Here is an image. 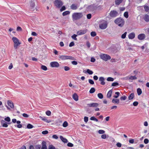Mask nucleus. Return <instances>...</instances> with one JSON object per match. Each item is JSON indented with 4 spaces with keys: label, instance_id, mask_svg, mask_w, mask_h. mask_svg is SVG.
I'll return each instance as SVG.
<instances>
[{
    "label": "nucleus",
    "instance_id": "55",
    "mask_svg": "<svg viewBox=\"0 0 149 149\" xmlns=\"http://www.w3.org/2000/svg\"><path fill=\"white\" fill-rule=\"evenodd\" d=\"M67 146L68 147H72L73 146V144L71 143H68L67 144Z\"/></svg>",
    "mask_w": 149,
    "mask_h": 149
},
{
    "label": "nucleus",
    "instance_id": "31",
    "mask_svg": "<svg viewBox=\"0 0 149 149\" xmlns=\"http://www.w3.org/2000/svg\"><path fill=\"white\" fill-rule=\"evenodd\" d=\"M20 44L21 43L20 42L17 43V44H14V47L15 49H17V48L18 46L20 45Z\"/></svg>",
    "mask_w": 149,
    "mask_h": 149
},
{
    "label": "nucleus",
    "instance_id": "63",
    "mask_svg": "<svg viewBox=\"0 0 149 149\" xmlns=\"http://www.w3.org/2000/svg\"><path fill=\"white\" fill-rule=\"evenodd\" d=\"M22 116L23 117L26 118L28 117L29 116L28 115L25 113H23L22 114Z\"/></svg>",
    "mask_w": 149,
    "mask_h": 149
},
{
    "label": "nucleus",
    "instance_id": "54",
    "mask_svg": "<svg viewBox=\"0 0 149 149\" xmlns=\"http://www.w3.org/2000/svg\"><path fill=\"white\" fill-rule=\"evenodd\" d=\"M84 121L85 122L87 123L88 121V117L86 116L84 117Z\"/></svg>",
    "mask_w": 149,
    "mask_h": 149
},
{
    "label": "nucleus",
    "instance_id": "53",
    "mask_svg": "<svg viewBox=\"0 0 149 149\" xmlns=\"http://www.w3.org/2000/svg\"><path fill=\"white\" fill-rule=\"evenodd\" d=\"M127 97L126 96H122L120 97V99L121 100H125L126 99Z\"/></svg>",
    "mask_w": 149,
    "mask_h": 149
},
{
    "label": "nucleus",
    "instance_id": "57",
    "mask_svg": "<svg viewBox=\"0 0 149 149\" xmlns=\"http://www.w3.org/2000/svg\"><path fill=\"white\" fill-rule=\"evenodd\" d=\"M118 84H119L117 82H113L112 84L111 85V86H115L118 85Z\"/></svg>",
    "mask_w": 149,
    "mask_h": 149
},
{
    "label": "nucleus",
    "instance_id": "56",
    "mask_svg": "<svg viewBox=\"0 0 149 149\" xmlns=\"http://www.w3.org/2000/svg\"><path fill=\"white\" fill-rule=\"evenodd\" d=\"M87 17L88 19H90L91 17V14H88L87 15Z\"/></svg>",
    "mask_w": 149,
    "mask_h": 149
},
{
    "label": "nucleus",
    "instance_id": "59",
    "mask_svg": "<svg viewBox=\"0 0 149 149\" xmlns=\"http://www.w3.org/2000/svg\"><path fill=\"white\" fill-rule=\"evenodd\" d=\"M138 104L139 103L135 101L133 103V105L134 106H136L138 105Z\"/></svg>",
    "mask_w": 149,
    "mask_h": 149
},
{
    "label": "nucleus",
    "instance_id": "41",
    "mask_svg": "<svg viewBox=\"0 0 149 149\" xmlns=\"http://www.w3.org/2000/svg\"><path fill=\"white\" fill-rule=\"evenodd\" d=\"M68 125V123L66 121H65L63 124V126L64 127H66Z\"/></svg>",
    "mask_w": 149,
    "mask_h": 149
},
{
    "label": "nucleus",
    "instance_id": "5",
    "mask_svg": "<svg viewBox=\"0 0 149 149\" xmlns=\"http://www.w3.org/2000/svg\"><path fill=\"white\" fill-rule=\"evenodd\" d=\"M100 56L101 59L105 61H107L111 58L110 56L105 54H101L100 55Z\"/></svg>",
    "mask_w": 149,
    "mask_h": 149
},
{
    "label": "nucleus",
    "instance_id": "14",
    "mask_svg": "<svg viewBox=\"0 0 149 149\" xmlns=\"http://www.w3.org/2000/svg\"><path fill=\"white\" fill-rule=\"evenodd\" d=\"M8 105L10 106L11 108H13L14 107L13 103V102L10 100H8L7 101Z\"/></svg>",
    "mask_w": 149,
    "mask_h": 149
},
{
    "label": "nucleus",
    "instance_id": "36",
    "mask_svg": "<svg viewBox=\"0 0 149 149\" xmlns=\"http://www.w3.org/2000/svg\"><path fill=\"white\" fill-rule=\"evenodd\" d=\"M127 34V32H125L121 36V38L122 39H125L126 37V34Z\"/></svg>",
    "mask_w": 149,
    "mask_h": 149
},
{
    "label": "nucleus",
    "instance_id": "15",
    "mask_svg": "<svg viewBox=\"0 0 149 149\" xmlns=\"http://www.w3.org/2000/svg\"><path fill=\"white\" fill-rule=\"evenodd\" d=\"M112 102L113 103L116 104H118L119 103L120 100H119L118 99L113 98L112 100Z\"/></svg>",
    "mask_w": 149,
    "mask_h": 149
},
{
    "label": "nucleus",
    "instance_id": "6",
    "mask_svg": "<svg viewBox=\"0 0 149 149\" xmlns=\"http://www.w3.org/2000/svg\"><path fill=\"white\" fill-rule=\"evenodd\" d=\"M118 12L115 10H111L109 13L110 16L112 17H115L118 15Z\"/></svg>",
    "mask_w": 149,
    "mask_h": 149
},
{
    "label": "nucleus",
    "instance_id": "60",
    "mask_svg": "<svg viewBox=\"0 0 149 149\" xmlns=\"http://www.w3.org/2000/svg\"><path fill=\"white\" fill-rule=\"evenodd\" d=\"M30 6L32 8H33L35 6V3L31 1L30 4Z\"/></svg>",
    "mask_w": 149,
    "mask_h": 149
},
{
    "label": "nucleus",
    "instance_id": "28",
    "mask_svg": "<svg viewBox=\"0 0 149 149\" xmlns=\"http://www.w3.org/2000/svg\"><path fill=\"white\" fill-rule=\"evenodd\" d=\"M41 68L42 70L45 71H46L47 69V68L46 66L43 65H41Z\"/></svg>",
    "mask_w": 149,
    "mask_h": 149
},
{
    "label": "nucleus",
    "instance_id": "17",
    "mask_svg": "<svg viewBox=\"0 0 149 149\" xmlns=\"http://www.w3.org/2000/svg\"><path fill=\"white\" fill-rule=\"evenodd\" d=\"M12 40L14 42V44L20 42L18 39L16 37H13L12 38Z\"/></svg>",
    "mask_w": 149,
    "mask_h": 149
},
{
    "label": "nucleus",
    "instance_id": "32",
    "mask_svg": "<svg viewBox=\"0 0 149 149\" xmlns=\"http://www.w3.org/2000/svg\"><path fill=\"white\" fill-rule=\"evenodd\" d=\"M129 79H130L133 80H135L137 79V77H136V76H130L129 78Z\"/></svg>",
    "mask_w": 149,
    "mask_h": 149
},
{
    "label": "nucleus",
    "instance_id": "33",
    "mask_svg": "<svg viewBox=\"0 0 149 149\" xmlns=\"http://www.w3.org/2000/svg\"><path fill=\"white\" fill-rule=\"evenodd\" d=\"M86 72L90 75L92 74L93 73V72L89 69H87L86 70Z\"/></svg>",
    "mask_w": 149,
    "mask_h": 149
},
{
    "label": "nucleus",
    "instance_id": "34",
    "mask_svg": "<svg viewBox=\"0 0 149 149\" xmlns=\"http://www.w3.org/2000/svg\"><path fill=\"white\" fill-rule=\"evenodd\" d=\"M115 94L116 95H115L113 97L115 98H117L119 97L120 93L118 92H115Z\"/></svg>",
    "mask_w": 149,
    "mask_h": 149
},
{
    "label": "nucleus",
    "instance_id": "8",
    "mask_svg": "<svg viewBox=\"0 0 149 149\" xmlns=\"http://www.w3.org/2000/svg\"><path fill=\"white\" fill-rule=\"evenodd\" d=\"M50 65L52 67L57 68L59 66V63L57 62L56 61L51 62L50 63Z\"/></svg>",
    "mask_w": 149,
    "mask_h": 149
},
{
    "label": "nucleus",
    "instance_id": "44",
    "mask_svg": "<svg viewBox=\"0 0 149 149\" xmlns=\"http://www.w3.org/2000/svg\"><path fill=\"white\" fill-rule=\"evenodd\" d=\"M46 114L47 115L50 116L51 115V112L50 111L48 110L46 112Z\"/></svg>",
    "mask_w": 149,
    "mask_h": 149
},
{
    "label": "nucleus",
    "instance_id": "51",
    "mask_svg": "<svg viewBox=\"0 0 149 149\" xmlns=\"http://www.w3.org/2000/svg\"><path fill=\"white\" fill-rule=\"evenodd\" d=\"M4 120H5L8 122H10V118L9 117H7L6 118H5Z\"/></svg>",
    "mask_w": 149,
    "mask_h": 149
},
{
    "label": "nucleus",
    "instance_id": "61",
    "mask_svg": "<svg viewBox=\"0 0 149 149\" xmlns=\"http://www.w3.org/2000/svg\"><path fill=\"white\" fill-rule=\"evenodd\" d=\"M71 63L73 65H76L77 64V61H72Z\"/></svg>",
    "mask_w": 149,
    "mask_h": 149
},
{
    "label": "nucleus",
    "instance_id": "18",
    "mask_svg": "<svg viewBox=\"0 0 149 149\" xmlns=\"http://www.w3.org/2000/svg\"><path fill=\"white\" fill-rule=\"evenodd\" d=\"M42 147L41 149H47V146H46V142L43 141L42 142Z\"/></svg>",
    "mask_w": 149,
    "mask_h": 149
},
{
    "label": "nucleus",
    "instance_id": "25",
    "mask_svg": "<svg viewBox=\"0 0 149 149\" xmlns=\"http://www.w3.org/2000/svg\"><path fill=\"white\" fill-rule=\"evenodd\" d=\"M137 92L138 95H140L142 93V91L141 89L139 88H137Z\"/></svg>",
    "mask_w": 149,
    "mask_h": 149
},
{
    "label": "nucleus",
    "instance_id": "13",
    "mask_svg": "<svg viewBox=\"0 0 149 149\" xmlns=\"http://www.w3.org/2000/svg\"><path fill=\"white\" fill-rule=\"evenodd\" d=\"M128 37L130 39H133L135 38V34L134 32L131 33L129 34Z\"/></svg>",
    "mask_w": 149,
    "mask_h": 149
},
{
    "label": "nucleus",
    "instance_id": "12",
    "mask_svg": "<svg viewBox=\"0 0 149 149\" xmlns=\"http://www.w3.org/2000/svg\"><path fill=\"white\" fill-rule=\"evenodd\" d=\"M104 80L105 79L103 77H100L99 78V81L101 82L100 84L102 85H103L105 84Z\"/></svg>",
    "mask_w": 149,
    "mask_h": 149
},
{
    "label": "nucleus",
    "instance_id": "42",
    "mask_svg": "<svg viewBox=\"0 0 149 149\" xmlns=\"http://www.w3.org/2000/svg\"><path fill=\"white\" fill-rule=\"evenodd\" d=\"M27 127L28 129H31L33 127V126L30 124H28L27 125Z\"/></svg>",
    "mask_w": 149,
    "mask_h": 149
},
{
    "label": "nucleus",
    "instance_id": "3",
    "mask_svg": "<svg viewBox=\"0 0 149 149\" xmlns=\"http://www.w3.org/2000/svg\"><path fill=\"white\" fill-rule=\"evenodd\" d=\"M54 4L57 8H60L63 5V3L61 0H55L54 1Z\"/></svg>",
    "mask_w": 149,
    "mask_h": 149
},
{
    "label": "nucleus",
    "instance_id": "7",
    "mask_svg": "<svg viewBox=\"0 0 149 149\" xmlns=\"http://www.w3.org/2000/svg\"><path fill=\"white\" fill-rule=\"evenodd\" d=\"M87 31L86 29L80 30L77 31V34L78 35H81L86 33Z\"/></svg>",
    "mask_w": 149,
    "mask_h": 149
},
{
    "label": "nucleus",
    "instance_id": "50",
    "mask_svg": "<svg viewBox=\"0 0 149 149\" xmlns=\"http://www.w3.org/2000/svg\"><path fill=\"white\" fill-rule=\"evenodd\" d=\"M17 31H22V28L20 27H19V26H18L17 28V29H16Z\"/></svg>",
    "mask_w": 149,
    "mask_h": 149
},
{
    "label": "nucleus",
    "instance_id": "43",
    "mask_svg": "<svg viewBox=\"0 0 149 149\" xmlns=\"http://www.w3.org/2000/svg\"><path fill=\"white\" fill-rule=\"evenodd\" d=\"M77 35L76 34H74L72 36H71L72 38L75 40H77V38H76V37L77 36Z\"/></svg>",
    "mask_w": 149,
    "mask_h": 149
},
{
    "label": "nucleus",
    "instance_id": "19",
    "mask_svg": "<svg viewBox=\"0 0 149 149\" xmlns=\"http://www.w3.org/2000/svg\"><path fill=\"white\" fill-rule=\"evenodd\" d=\"M60 138L61 140L64 143H66L68 142V140L64 138L62 136H60Z\"/></svg>",
    "mask_w": 149,
    "mask_h": 149
},
{
    "label": "nucleus",
    "instance_id": "20",
    "mask_svg": "<svg viewBox=\"0 0 149 149\" xmlns=\"http://www.w3.org/2000/svg\"><path fill=\"white\" fill-rule=\"evenodd\" d=\"M72 98L75 101H77L78 100V96L76 93H74L73 95Z\"/></svg>",
    "mask_w": 149,
    "mask_h": 149
},
{
    "label": "nucleus",
    "instance_id": "2",
    "mask_svg": "<svg viewBox=\"0 0 149 149\" xmlns=\"http://www.w3.org/2000/svg\"><path fill=\"white\" fill-rule=\"evenodd\" d=\"M114 22L119 26L122 27L125 23L124 20L121 17L117 18L115 21Z\"/></svg>",
    "mask_w": 149,
    "mask_h": 149
},
{
    "label": "nucleus",
    "instance_id": "38",
    "mask_svg": "<svg viewBox=\"0 0 149 149\" xmlns=\"http://www.w3.org/2000/svg\"><path fill=\"white\" fill-rule=\"evenodd\" d=\"M107 80L108 81H113L114 80V79L111 77H108L107 78Z\"/></svg>",
    "mask_w": 149,
    "mask_h": 149
},
{
    "label": "nucleus",
    "instance_id": "37",
    "mask_svg": "<svg viewBox=\"0 0 149 149\" xmlns=\"http://www.w3.org/2000/svg\"><path fill=\"white\" fill-rule=\"evenodd\" d=\"M124 16L126 18H128L129 16L128 12H125L124 14Z\"/></svg>",
    "mask_w": 149,
    "mask_h": 149
},
{
    "label": "nucleus",
    "instance_id": "22",
    "mask_svg": "<svg viewBox=\"0 0 149 149\" xmlns=\"http://www.w3.org/2000/svg\"><path fill=\"white\" fill-rule=\"evenodd\" d=\"M1 123L2 124V126L4 127H7L8 126L7 123L4 120H2L1 121Z\"/></svg>",
    "mask_w": 149,
    "mask_h": 149
},
{
    "label": "nucleus",
    "instance_id": "9",
    "mask_svg": "<svg viewBox=\"0 0 149 149\" xmlns=\"http://www.w3.org/2000/svg\"><path fill=\"white\" fill-rule=\"evenodd\" d=\"M87 106L89 107H96L99 105V104L97 103H92L87 104Z\"/></svg>",
    "mask_w": 149,
    "mask_h": 149
},
{
    "label": "nucleus",
    "instance_id": "26",
    "mask_svg": "<svg viewBox=\"0 0 149 149\" xmlns=\"http://www.w3.org/2000/svg\"><path fill=\"white\" fill-rule=\"evenodd\" d=\"M123 0H115L116 4V5H119L120 3H121Z\"/></svg>",
    "mask_w": 149,
    "mask_h": 149
},
{
    "label": "nucleus",
    "instance_id": "10",
    "mask_svg": "<svg viewBox=\"0 0 149 149\" xmlns=\"http://www.w3.org/2000/svg\"><path fill=\"white\" fill-rule=\"evenodd\" d=\"M146 35L144 34L141 33L138 36V38L140 40H142L145 39Z\"/></svg>",
    "mask_w": 149,
    "mask_h": 149
},
{
    "label": "nucleus",
    "instance_id": "64",
    "mask_svg": "<svg viewBox=\"0 0 149 149\" xmlns=\"http://www.w3.org/2000/svg\"><path fill=\"white\" fill-rule=\"evenodd\" d=\"M101 138L102 139H105L106 138V135L105 134H103L101 136Z\"/></svg>",
    "mask_w": 149,
    "mask_h": 149
},
{
    "label": "nucleus",
    "instance_id": "23",
    "mask_svg": "<svg viewBox=\"0 0 149 149\" xmlns=\"http://www.w3.org/2000/svg\"><path fill=\"white\" fill-rule=\"evenodd\" d=\"M143 19L146 22H149V16L147 14H146L144 18Z\"/></svg>",
    "mask_w": 149,
    "mask_h": 149
},
{
    "label": "nucleus",
    "instance_id": "39",
    "mask_svg": "<svg viewBox=\"0 0 149 149\" xmlns=\"http://www.w3.org/2000/svg\"><path fill=\"white\" fill-rule=\"evenodd\" d=\"M144 8L145 11L146 12H148L149 11V7L147 6H145L144 7Z\"/></svg>",
    "mask_w": 149,
    "mask_h": 149
},
{
    "label": "nucleus",
    "instance_id": "1",
    "mask_svg": "<svg viewBox=\"0 0 149 149\" xmlns=\"http://www.w3.org/2000/svg\"><path fill=\"white\" fill-rule=\"evenodd\" d=\"M83 16V14L81 13H75L72 15V18L73 21L80 19Z\"/></svg>",
    "mask_w": 149,
    "mask_h": 149
},
{
    "label": "nucleus",
    "instance_id": "52",
    "mask_svg": "<svg viewBox=\"0 0 149 149\" xmlns=\"http://www.w3.org/2000/svg\"><path fill=\"white\" fill-rule=\"evenodd\" d=\"M42 133L43 134L45 135L47 134L48 133V132L47 130H45L42 131Z\"/></svg>",
    "mask_w": 149,
    "mask_h": 149
},
{
    "label": "nucleus",
    "instance_id": "30",
    "mask_svg": "<svg viewBox=\"0 0 149 149\" xmlns=\"http://www.w3.org/2000/svg\"><path fill=\"white\" fill-rule=\"evenodd\" d=\"M97 96L98 98L100 99H102L103 97V96L101 93H99L97 94Z\"/></svg>",
    "mask_w": 149,
    "mask_h": 149
},
{
    "label": "nucleus",
    "instance_id": "40",
    "mask_svg": "<svg viewBox=\"0 0 149 149\" xmlns=\"http://www.w3.org/2000/svg\"><path fill=\"white\" fill-rule=\"evenodd\" d=\"M91 35L92 37H94L96 35V33L95 32L92 31L91 33Z\"/></svg>",
    "mask_w": 149,
    "mask_h": 149
},
{
    "label": "nucleus",
    "instance_id": "29",
    "mask_svg": "<svg viewBox=\"0 0 149 149\" xmlns=\"http://www.w3.org/2000/svg\"><path fill=\"white\" fill-rule=\"evenodd\" d=\"M42 120H43L45 122H46L47 123H49L51 122V120H48L45 117H44L42 119Z\"/></svg>",
    "mask_w": 149,
    "mask_h": 149
},
{
    "label": "nucleus",
    "instance_id": "58",
    "mask_svg": "<svg viewBox=\"0 0 149 149\" xmlns=\"http://www.w3.org/2000/svg\"><path fill=\"white\" fill-rule=\"evenodd\" d=\"M144 142L145 143L147 144L149 142V140L147 139H145L144 140Z\"/></svg>",
    "mask_w": 149,
    "mask_h": 149
},
{
    "label": "nucleus",
    "instance_id": "46",
    "mask_svg": "<svg viewBox=\"0 0 149 149\" xmlns=\"http://www.w3.org/2000/svg\"><path fill=\"white\" fill-rule=\"evenodd\" d=\"M64 68L65 70V71H68L70 70V68L69 67L67 66L64 67Z\"/></svg>",
    "mask_w": 149,
    "mask_h": 149
},
{
    "label": "nucleus",
    "instance_id": "4",
    "mask_svg": "<svg viewBox=\"0 0 149 149\" xmlns=\"http://www.w3.org/2000/svg\"><path fill=\"white\" fill-rule=\"evenodd\" d=\"M59 58L63 60H64L66 59H70L71 60H74L75 59L73 57L65 55L60 56Z\"/></svg>",
    "mask_w": 149,
    "mask_h": 149
},
{
    "label": "nucleus",
    "instance_id": "24",
    "mask_svg": "<svg viewBox=\"0 0 149 149\" xmlns=\"http://www.w3.org/2000/svg\"><path fill=\"white\" fill-rule=\"evenodd\" d=\"M134 97V93H132L128 97L129 100H132Z\"/></svg>",
    "mask_w": 149,
    "mask_h": 149
},
{
    "label": "nucleus",
    "instance_id": "16",
    "mask_svg": "<svg viewBox=\"0 0 149 149\" xmlns=\"http://www.w3.org/2000/svg\"><path fill=\"white\" fill-rule=\"evenodd\" d=\"M70 8L73 10H75L77 8V5L75 4H73L70 6Z\"/></svg>",
    "mask_w": 149,
    "mask_h": 149
},
{
    "label": "nucleus",
    "instance_id": "35",
    "mask_svg": "<svg viewBox=\"0 0 149 149\" xmlns=\"http://www.w3.org/2000/svg\"><path fill=\"white\" fill-rule=\"evenodd\" d=\"M95 91V89L94 88H92L89 91V92L91 93H94Z\"/></svg>",
    "mask_w": 149,
    "mask_h": 149
},
{
    "label": "nucleus",
    "instance_id": "45",
    "mask_svg": "<svg viewBox=\"0 0 149 149\" xmlns=\"http://www.w3.org/2000/svg\"><path fill=\"white\" fill-rule=\"evenodd\" d=\"M89 83L91 84H94V81L93 80L91 79H88Z\"/></svg>",
    "mask_w": 149,
    "mask_h": 149
},
{
    "label": "nucleus",
    "instance_id": "27",
    "mask_svg": "<svg viewBox=\"0 0 149 149\" xmlns=\"http://www.w3.org/2000/svg\"><path fill=\"white\" fill-rule=\"evenodd\" d=\"M70 13V12L69 11H66L63 13L62 15L63 16H65L69 14Z\"/></svg>",
    "mask_w": 149,
    "mask_h": 149
},
{
    "label": "nucleus",
    "instance_id": "11",
    "mask_svg": "<svg viewBox=\"0 0 149 149\" xmlns=\"http://www.w3.org/2000/svg\"><path fill=\"white\" fill-rule=\"evenodd\" d=\"M107 27V24L106 23H103L99 25V27L101 29H105Z\"/></svg>",
    "mask_w": 149,
    "mask_h": 149
},
{
    "label": "nucleus",
    "instance_id": "62",
    "mask_svg": "<svg viewBox=\"0 0 149 149\" xmlns=\"http://www.w3.org/2000/svg\"><path fill=\"white\" fill-rule=\"evenodd\" d=\"M74 45V43L73 42H71L69 44V46L70 47H71L73 46Z\"/></svg>",
    "mask_w": 149,
    "mask_h": 149
},
{
    "label": "nucleus",
    "instance_id": "48",
    "mask_svg": "<svg viewBox=\"0 0 149 149\" xmlns=\"http://www.w3.org/2000/svg\"><path fill=\"white\" fill-rule=\"evenodd\" d=\"M49 149H55V147L52 145L49 146Z\"/></svg>",
    "mask_w": 149,
    "mask_h": 149
},
{
    "label": "nucleus",
    "instance_id": "21",
    "mask_svg": "<svg viewBox=\"0 0 149 149\" xmlns=\"http://www.w3.org/2000/svg\"><path fill=\"white\" fill-rule=\"evenodd\" d=\"M112 92V90H111L108 91L107 95V97L108 98H110L111 97Z\"/></svg>",
    "mask_w": 149,
    "mask_h": 149
},
{
    "label": "nucleus",
    "instance_id": "47",
    "mask_svg": "<svg viewBox=\"0 0 149 149\" xmlns=\"http://www.w3.org/2000/svg\"><path fill=\"white\" fill-rule=\"evenodd\" d=\"M105 132V131L102 130H100L98 131V133L100 134H103Z\"/></svg>",
    "mask_w": 149,
    "mask_h": 149
},
{
    "label": "nucleus",
    "instance_id": "49",
    "mask_svg": "<svg viewBox=\"0 0 149 149\" xmlns=\"http://www.w3.org/2000/svg\"><path fill=\"white\" fill-rule=\"evenodd\" d=\"M66 9L65 7V6H63L60 9V11L62 12Z\"/></svg>",
    "mask_w": 149,
    "mask_h": 149
}]
</instances>
